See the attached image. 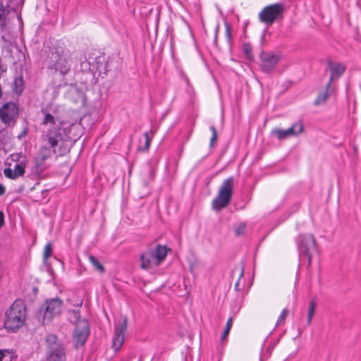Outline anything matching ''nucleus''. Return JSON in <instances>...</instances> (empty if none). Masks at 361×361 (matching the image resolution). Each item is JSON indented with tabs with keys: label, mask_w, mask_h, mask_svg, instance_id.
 <instances>
[{
	"label": "nucleus",
	"mask_w": 361,
	"mask_h": 361,
	"mask_svg": "<svg viewBox=\"0 0 361 361\" xmlns=\"http://www.w3.org/2000/svg\"><path fill=\"white\" fill-rule=\"evenodd\" d=\"M42 114L44 118L41 122L42 139L46 145L40 148L35 159V163L38 169H42L44 161L49 158L53 153H56L55 148L63 138L61 128L65 124L58 109H53L51 111H42Z\"/></svg>",
	"instance_id": "f257e3e1"
},
{
	"label": "nucleus",
	"mask_w": 361,
	"mask_h": 361,
	"mask_svg": "<svg viewBox=\"0 0 361 361\" xmlns=\"http://www.w3.org/2000/svg\"><path fill=\"white\" fill-rule=\"evenodd\" d=\"M26 306L22 300H16L5 312L4 327L9 331L16 332L26 320Z\"/></svg>",
	"instance_id": "f03ea898"
},
{
	"label": "nucleus",
	"mask_w": 361,
	"mask_h": 361,
	"mask_svg": "<svg viewBox=\"0 0 361 361\" xmlns=\"http://www.w3.org/2000/svg\"><path fill=\"white\" fill-rule=\"evenodd\" d=\"M233 177H229L221 184L216 197L212 202V207L215 212H220L231 202L234 189Z\"/></svg>",
	"instance_id": "7ed1b4c3"
},
{
	"label": "nucleus",
	"mask_w": 361,
	"mask_h": 361,
	"mask_svg": "<svg viewBox=\"0 0 361 361\" xmlns=\"http://www.w3.org/2000/svg\"><path fill=\"white\" fill-rule=\"evenodd\" d=\"M166 246L157 245L155 250H148L140 256L141 267L149 269L159 266L166 258L167 255Z\"/></svg>",
	"instance_id": "20e7f679"
},
{
	"label": "nucleus",
	"mask_w": 361,
	"mask_h": 361,
	"mask_svg": "<svg viewBox=\"0 0 361 361\" xmlns=\"http://www.w3.org/2000/svg\"><path fill=\"white\" fill-rule=\"evenodd\" d=\"M46 354L47 361L66 360V350L64 346L54 334H49L47 336Z\"/></svg>",
	"instance_id": "39448f33"
},
{
	"label": "nucleus",
	"mask_w": 361,
	"mask_h": 361,
	"mask_svg": "<svg viewBox=\"0 0 361 361\" xmlns=\"http://www.w3.org/2000/svg\"><path fill=\"white\" fill-rule=\"evenodd\" d=\"M62 300L58 298L47 300L40 307L39 316H42L44 324H49L51 320L60 314L62 307Z\"/></svg>",
	"instance_id": "423d86ee"
},
{
	"label": "nucleus",
	"mask_w": 361,
	"mask_h": 361,
	"mask_svg": "<svg viewBox=\"0 0 361 361\" xmlns=\"http://www.w3.org/2000/svg\"><path fill=\"white\" fill-rule=\"evenodd\" d=\"M53 67L61 75H66L70 71L71 53L68 49L58 48L51 54Z\"/></svg>",
	"instance_id": "0eeeda50"
},
{
	"label": "nucleus",
	"mask_w": 361,
	"mask_h": 361,
	"mask_svg": "<svg viewBox=\"0 0 361 361\" xmlns=\"http://www.w3.org/2000/svg\"><path fill=\"white\" fill-rule=\"evenodd\" d=\"M283 11V5L281 3L267 6L259 12V20L263 23L271 25L282 15Z\"/></svg>",
	"instance_id": "6e6552de"
},
{
	"label": "nucleus",
	"mask_w": 361,
	"mask_h": 361,
	"mask_svg": "<svg viewBox=\"0 0 361 361\" xmlns=\"http://www.w3.org/2000/svg\"><path fill=\"white\" fill-rule=\"evenodd\" d=\"M18 115V108L14 102H6L0 108V119L7 125L13 124Z\"/></svg>",
	"instance_id": "1a4fd4ad"
},
{
	"label": "nucleus",
	"mask_w": 361,
	"mask_h": 361,
	"mask_svg": "<svg viewBox=\"0 0 361 361\" xmlns=\"http://www.w3.org/2000/svg\"><path fill=\"white\" fill-rule=\"evenodd\" d=\"M316 242L314 236L311 234H307L300 236L299 250L307 257L308 265H310L312 261V252L315 250Z\"/></svg>",
	"instance_id": "9d476101"
},
{
	"label": "nucleus",
	"mask_w": 361,
	"mask_h": 361,
	"mask_svg": "<svg viewBox=\"0 0 361 361\" xmlns=\"http://www.w3.org/2000/svg\"><path fill=\"white\" fill-rule=\"evenodd\" d=\"M304 130L303 124L301 122H297L292 125L291 127L286 130L279 128L274 129L271 132L273 135L281 140L290 137L298 136Z\"/></svg>",
	"instance_id": "9b49d317"
},
{
	"label": "nucleus",
	"mask_w": 361,
	"mask_h": 361,
	"mask_svg": "<svg viewBox=\"0 0 361 361\" xmlns=\"http://www.w3.org/2000/svg\"><path fill=\"white\" fill-rule=\"evenodd\" d=\"M89 325L86 320L78 321L73 334V339L77 346L83 345L89 335Z\"/></svg>",
	"instance_id": "f8f14e48"
},
{
	"label": "nucleus",
	"mask_w": 361,
	"mask_h": 361,
	"mask_svg": "<svg viewBox=\"0 0 361 361\" xmlns=\"http://www.w3.org/2000/svg\"><path fill=\"white\" fill-rule=\"evenodd\" d=\"M128 319H123L122 322L116 327L114 336L112 340V348L115 351L118 350L123 344L124 336L127 330Z\"/></svg>",
	"instance_id": "ddd939ff"
},
{
	"label": "nucleus",
	"mask_w": 361,
	"mask_h": 361,
	"mask_svg": "<svg viewBox=\"0 0 361 361\" xmlns=\"http://www.w3.org/2000/svg\"><path fill=\"white\" fill-rule=\"evenodd\" d=\"M259 58L261 67L265 72L272 70L280 61L279 56L272 52H262Z\"/></svg>",
	"instance_id": "4468645a"
},
{
	"label": "nucleus",
	"mask_w": 361,
	"mask_h": 361,
	"mask_svg": "<svg viewBox=\"0 0 361 361\" xmlns=\"http://www.w3.org/2000/svg\"><path fill=\"white\" fill-rule=\"evenodd\" d=\"M328 69L331 72V77L329 81L326 84V87L329 88L333 80L341 77V75L344 73L345 67L342 63L330 61L328 63Z\"/></svg>",
	"instance_id": "2eb2a0df"
},
{
	"label": "nucleus",
	"mask_w": 361,
	"mask_h": 361,
	"mask_svg": "<svg viewBox=\"0 0 361 361\" xmlns=\"http://www.w3.org/2000/svg\"><path fill=\"white\" fill-rule=\"evenodd\" d=\"M25 163L21 161L16 164L13 169L7 168L4 170V175L9 178L15 179L25 173Z\"/></svg>",
	"instance_id": "dca6fc26"
},
{
	"label": "nucleus",
	"mask_w": 361,
	"mask_h": 361,
	"mask_svg": "<svg viewBox=\"0 0 361 361\" xmlns=\"http://www.w3.org/2000/svg\"><path fill=\"white\" fill-rule=\"evenodd\" d=\"M334 90L331 86L329 88L326 87L325 91L319 94L317 99L314 101L315 105H320L326 102L329 97L334 92Z\"/></svg>",
	"instance_id": "f3484780"
},
{
	"label": "nucleus",
	"mask_w": 361,
	"mask_h": 361,
	"mask_svg": "<svg viewBox=\"0 0 361 361\" xmlns=\"http://www.w3.org/2000/svg\"><path fill=\"white\" fill-rule=\"evenodd\" d=\"M24 90V80L22 75H18L15 78L13 83V91L17 94H20Z\"/></svg>",
	"instance_id": "a211bd4d"
},
{
	"label": "nucleus",
	"mask_w": 361,
	"mask_h": 361,
	"mask_svg": "<svg viewBox=\"0 0 361 361\" xmlns=\"http://www.w3.org/2000/svg\"><path fill=\"white\" fill-rule=\"evenodd\" d=\"M151 136L149 135V133H144V143L142 144V141L140 140V144H139V146H138V148L140 150H142V151H145V150H147L149 147V145H150V142H151V139H152V137L153 136V133L151 132Z\"/></svg>",
	"instance_id": "6ab92c4d"
},
{
	"label": "nucleus",
	"mask_w": 361,
	"mask_h": 361,
	"mask_svg": "<svg viewBox=\"0 0 361 361\" xmlns=\"http://www.w3.org/2000/svg\"><path fill=\"white\" fill-rule=\"evenodd\" d=\"M9 13V8L0 4V27L4 28L6 26V17Z\"/></svg>",
	"instance_id": "aec40b11"
},
{
	"label": "nucleus",
	"mask_w": 361,
	"mask_h": 361,
	"mask_svg": "<svg viewBox=\"0 0 361 361\" xmlns=\"http://www.w3.org/2000/svg\"><path fill=\"white\" fill-rule=\"evenodd\" d=\"M315 310H316V302L314 300H312L309 303V307H308V311H307V323L308 325H310L312 323V319L314 317Z\"/></svg>",
	"instance_id": "412c9836"
},
{
	"label": "nucleus",
	"mask_w": 361,
	"mask_h": 361,
	"mask_svg": "<svg viewBox=\"0 0 361 361\" xmlns=\"http://www.w3.org/2000/svg\"><path fill=\"white\" fill-rule=\"evenodd\" d=\"M89 261L92 264V265L94 267V268L99 271L100 273L104 272V268L102 266V264L97 259L96 257H94L93 255H89Z\"/></svg>",
	"instance_id": "4be33fe9"
},
{
	"label": "nucleus",
	"mask_w": 361,
	"mask_h": 361,
	"mask_svg": "<svg viewBox=\"0 0 361 361\" xmlns=\"http://www.w3.org/2000/svg\"><path fill=\"white\" fill-rule=\"evenodd\" d=\"M232 325H233V319L231 317L228 319V321L226 322V327H225L224 332L221 336V341H224L228 335L229 334V332L231 331Z\"/></svg>",
	"instance_id": "5701e85b"
},
{
	"label": "nucleus",
	"mask_w": 361,
	"mask_h": 361,
	"mask_svg": "<svg viewBox=\"0 0 361 361\" xmlns=\"http://www.w3.org/2000/svg\"><path fill=\"white\" fill-rule=\"evenodd\" d=\"M52 252V246L50 243H47L44 249L43 252V260L44 263L46 264L48 258L51 256Z\"/></svg>",
	"instance_id": "b1692460"
},
{
	"label": "nucleus",
	"mask_w": 361,
	"mask_h": 361,
	"mask_svg": "<svg viewBox=\"0 0 361 361\" xmlns=\"http://www.w3.org/2000/svg\"><path fill=\"white\" fill-rule=\"evenodd\" d=\"M243 53L245 54V56L248 59H252V46L249 43H245L243 46Z\"/></svg>",
	"instance_id": "393cba45"
},
{
	"label": "nucleus",
	"mask_w": 361,
	"mask_h": 361,
	"mask_svg": "<svg viewBox=\"0 0 361 361\" xmlns=\"http://www.w3.org/2000/svg\"><path fill=\"white\" fill-rule=\"evenodd\" d=\"M288 314V309H287V308H284V309L282 310V312H281V314H280V316H279V319H278V320H277L276 326H279V325H280L281 323H283V322H285L286 318V317H287Z\"/></svg>",
	"instance_id": "a878e982"
},
{
	"label": "nucleus",
	"mask_w": 361,
	"mask_h": 361,
	"mask_svg": "<svg viewBox=\"0 0 361 361\" xmlns=\"http://www.w3.org/2000/svg\"><path fill=\"white\" fill-rule=\"evenodd\" d=\"M246 225L243 223L240 224L238 225L235 228V233L237 235H240L244 233L245 231Z\"/></svg>",
	"instance_id": "bb28decb"
},
{
	"label": "nucleus",
	"mask_w": 361,
	"mask_h": 361,
	"mask_svg": "<svg viewBox=\"0 0 361 361\" xmlns=\"http://www.w3.org/2000/svg\"><path fill=\"white\" fill-rule=\"evenodd\" d=\"M210 130L212 133V136L211 140H210V145L213 146L214 142L216 141V140L217 138V133H216V130L214 126L210 127Z\"/></svg>",
	"instance_id": "cd10ccee"
},
{
	"label": "nucleus",
	"mask_w": 361,
	"mask_h": 361,
	"mask_svg": "<svg viewBox=\"0 0 361 361\" xmlns=\"http://www.w3.org/2000/svg\"><path fill=\"white\" fill-rule=\"evenodd\" d=\"M225 27H226V31H225L226 37L228 41H230L231 39V27H230L229 25L227 23H225Z\"/></svg>",
	"instance_id": "c85d7f7f"
},
{
	"label": "nucleus",
	"mask_w": 361,
	"mask_h": 361,
	"mask_svg": "<svg viewBox=\"0 0 361 361\" xmlns=\"http://www.w3.org/2000/svg\"><path fill=\"white\" fill-rule=\"evenodd\" d=\"M28 132L27 128H24L22 132L18 135V138L21 140L22 137H25Z\"/></svg>",
	"instance_id": "c756f323"
},
{
	"label": "nucleus",
	"mask_w": 361,
	"mask_h": 361,
	"mask_svg": "<svg viewBox=\"0 0 361 361\" xmlns=\"http://www.w3.org/2000/svg\"><path fill=\"white\" fill-rule=\"evenodd\" d=\"M8 358V356L6 355V353L0 350V361H4V359Z\"/></svg>",
	"instance_id": "7c9ffc66"
},
{
	"label": "nucleus",
	"mask_w": 361,
	"mask_h": 361,
	"mask_svg": "<svg viewBox=\"0 0 361 361\" xmlns=\"http://www.w3.org/2000/svg\"><path fill=\"white\" fill-rule=\"evenodd\" d=\"M68 152V149L61 147V148H60V151H59V154H60L61 156H63V155H64L65 154H66Z\"/></svg>",
	"instance_id": "2f4dec72"
},
{
	"label": "nucleus",
	"mask_w": 361,
	"mask_h": 361,
	"mask_svg": "<svg viewBox=\"0 0 361 361\" xmlns=\"http://www.w3.org/2000/svg\"><path fill=\"white\" fill-rule=\"evenodd\" d=\"M4 222V216L2 212H0V228L3 226Z\"/></svg>",
	"instance_id": "473e14b6"
},
{
	"label": "nucleus",
	"mask_w": 361,
	"mask_h": 361,
	"mask_svg": "<svg viewBox=\"0 0 361 361\" xmlns=\"http://www.w3.org/2000/svg\"><path fill=\"white\" fill-rule=\"evenodd\" d=\"M73 314H74L75 318L77 320H78V319H79V317H80L78 311L73 310Z\"/></svg>",
	"instance_id": "72a5a7b5"
},
{
	"label": "nucleus",
	"mask_w": 361,
	"mask_h": 361,
	"mask_svg": "<svg viewBox=\"0 0 361 361\" xmlns=\"http://www.w3.org/2000/svg\"><path fill=\"white\" fill-rule=\"evenodd\" d=\"M239 286H240V279L238 280V281L235 284V289L238 290H240V288H239Z\"/></svg>",
	"instance_id": "f704fd0d"
},
{
	"label": "nucleus",
	"mask_w": 361,
	"mask_h": 361,
	"mask_svg": "<svg viewBox=\"0 0 361 361\" xmlns=\"http://www.w3.org/2000/svg\"><path fill=\"white\" fill-rule=\"evenodd\" d=\"M5 192V188L4 187L0 184V195H3Z\"/></svg>",
	"instance_id": "c9c22d12"
},
{
	"label": "nucleus",
	"mask_w": 361,
	"mask_h": 361,
	"mask_svg": "<svg viewBox=\"0 0 361 361\" xmlns=\"http://www.w3.org/2000/svg\"><path fill=\"white\" fill-rule=\"evenodd\" d=\"M8 356V358L4 359V361H11V355L8 353H6Z\"/></svg>",
	"instance_id": "e433bc0d"
},
{
	"label": "nucleus",
	"mask_w": 361,
	"mask_h": 361,
	"mask_svg": "<svg viewBox=\"0 0 361 361\" xmlns=\"http://www.w3.org/2000/svg\"><path fill=\"white\" fill-rule=\"evenodd\" d=\"M243 275V271L240 273V278Z\"/></svg>",
	"instance_id": "4c0bfd02"
},
{
	"label": "nucleus",
	"mask_w": 361,
	"mask_h": 361,
	"mask_svg": "<svg viewBox=\"0 0 361 361\" xmlns=\"http://www.w3.org/2000/svg\"><path fill=\"white\" fill-rule=\"evenodd\" d=\"M139 361H140V360H139Z\"/></svg>",
	"instance_id": "58836bf2"
}]
</instances>
